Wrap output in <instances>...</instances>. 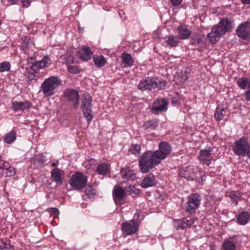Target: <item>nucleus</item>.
Instances as JSON below:
<instances>
[{"mask_svg": "<svg viewBox=\"0 0 250 250\" xmlns=\"http://www.w3.org/2000/svg\"><path fill=\"white\" fill-rule=\"evenodd\" d=\"M232 28L231 22L228 19H222L217 25L213 27L210 33L207 35V39L212 44L216 43L220 38Z\"/></svg>", "mask_w": 250, "mask_h": 250, "instance_id": "f257e3e1", "label": "nucleus"}, {"mask_svg": "<svg viewBox=\"0 0 250 250\" xmlns=\"http://www.w3.org/2000/svg\"><path fill=\"white\" fill-rule=\"evenodd\" d=\"M160 163L156 155L152 151L144 152L139 158V166L140 171L146 173L156 165Z\"/></svg>", "mask_w": 250, "mask_h": 250, "instance_id": "f03ea898", "label": "nucleus"}, {"mask_svg": "<svg viewBox=\"0 0 250 250\" xmlns=\"http://www.w3.org/2000/svg\"><path fill=\"white\" fill-rule=\"evenodd\" d=\"M61 83L62 81L58 76H51L42 83L40 92H42L44 97H50L55 94Z\"/></svg>", "mask_w": 250, "mask_h": 250, "instance_id": "7ed1b4c3", "label": "nucleus"}, {"mask_svg": "<svg viewBox=\"0 0 250 250\" xmlns=\"http://www.w3.org/2000/svg\"><path fill=\"white\" fill-rule=\"evenodd\" d=\"M166 85V82L165 81H160L156 77H148L140 81L138 87L141 91L151 90L155 88L162 89Z\"/></svg>", "mask_w": 250, "mask_h": 250, "instance_id": "20e7f679", "label": "nucleus"}, {"mask_svg": "<svg viewBox=\"0 0 250 250\" xmlns=\"http://www.w3.org/2000/svg\"><path fill=\"white\" fill-rule=\"evenodd\" d=\"M92 98L90 95L88 93H85L82 101L81 109L88 124L90 123L93 118L92 114Z\"/></svg>", "mask_w": 250, "mask_h": 250, "instance_id": "39448f33", "label": "nucleus"}, {"mask_svg": "<svg viewBox=\"0 0 250 250\" xmlns=\"http://www.w3.org/2000/svg\"><path fill=\"white\" fill-rule=\"evenodd\" d=\"M250 148V146L248 139L245 137H242L235 141L232 146L234 153L236 155L242 157L247 156Z\"/></svg>", "mask_w": 250, "mask_h": 250, "instance_id": "423d86ee", "label": "nucleus"}, {"mask_svg": "<svg viewBox=\"0 0 250 250\" xmlns=\"http://www.w3.org/2000/svg\"><path fill=\"white\" fill-rule=\"evenodd\" d=\"M87 182V177L82 172H76L71 176L69 183L74 189L80 190L86 186Z\"/></svg>", "mask_w": 250, "mask_h": 250, "instance_id": "0eeeda50", "label": "nucleus"}, {"mask_svg": "<svg viewBox=\"0 0 250 250\" xmlns=\"http://www.w3.org/2000/svg\"><path fill=\"white\" fill-rule=\"evenodd\" d=\"M201 198L199 194L195 193L190 195L185 207V210L190 214L195 212L196 209L199 207Z\"/></svg>", "mask_w": 250, "mask_h": 250, "instance_id": "6e6552de", "label": "nucleus"}, {"mask_svg": "<svg viewBox=\"0 0 250 250\" xmlns=\"http://www.w3.org/2000/svg\"><path fill=\"white\" fill-rule=\"evenodd\" d=\"M139 224L135 220H131L130 221H126L123 223L121 227V230L124 236L131 235L135 234L138 231Z\"/></svg>", "mask_w": 250, "mask_h": 250, "instance_id": "1a4fd4ad", "label": "nucleus"}, {"mask_svg": "<svg viewBox=\"0 0 250 250\" xmlns=\"http://www.w3.org/2000/svg\"><path fill=\"white\" fill-rule=\"evenodd\" d=\"M171 147L169 144L166 142H161L159 145V149L153 151L157 159L161 162L166 159V157L170 153Z\"/></svg>", "mask_w": 250, "mask_h": 250, "instance_id": "9d476101", "label": "nucleus"}, {"mask_svg": "<svg viewBox=\"0 0 250 250\" xmlns=\"http://www.w3.org/2000/svg\"><path fill=\"white\" fill-rule=\"evenodd\" d=\"M64 94L67 100L76 108L79 104L80 96L78 91L73 89H68L65 90Z\"/></svg>", "mask_w": 250, "mask_h": 250, "instance_id": "9b49d317", "label": "nucleus"}, {"mask_svg": "<svg viewBox=\"0 0 250 250\" xmlns=\"http://www.w3.org/2000/svg\"><path fill=\"white\" fill-rule=\"evenodd\" d=\"M197 170L192 166H188L180 169L179 175L188 180H194L196 178Z\"/></svg>", "mask_w": 250, "mask_h": 250, "instance_id": "f8f14e48", "label": "nucleus"}, {"mask_svg": "<svg viewBox=\"0 0 250 250\" xmlns=\"http://www.w3.org/2000/svg\"><path fill=\"white\" fill-rule=\"evenodd\" d=\"M195 221V219L191 216H187L181 219L176 220L175 226L177 229H184L189 228Z\"/></svg>", "mask_w": 250, "mask_h": 250, "instance_id": "ddd939ff", "label": "nucleus"}, {"mask_svg": "<svg viewBox=\"0 0 250 250\" xmlns=\"http://www.w3.org/2000/svg\"><path fill=\"white\" fill-rule=\"evenodd\" d=\"M237 35L243 39H250V22L241 24L236 29Z\"/></svg>", "mask_w": 250, "mask_h": 250, "instance_id": "4468645a", "label": "nucleus"}, {"mask_svg": "<svg viewBox=\"0 0 250 250\" xmlns=\"http://www.w3.org/2000/svg\"><path fill=\"white\" fill-rule=\"evenodd\" d=\"M199 159L201 164L209 166L213 160V154L210 150L202 149L200 151Z\"/></svg>", "mask_w": 250, "mask_h": 250, "instance_id": "2eb2a0df", "label": "nucleus"}, {"mask_svg": "<svg viewBox=\"0 0 250 250\" xmlns=\"http://www.w3.org/2000/svg\"><path fill=\"white\" fill-rule=\"evenodd\" d=\"M168 103L165 99H157L153 103L151 107V111L155 114L159 112L166 111L167 109Z\"/></svg>", "mask_w": 250, "mask_h": 250, "instance_id": "dca6fc26", "label": "nucleus"}, {"mask_svg": "<svg viewBox=\"0 0 250 250\" xmlns=\"http://www.w3.org/2000/svg\"><path fill=\"white\" fill-rule=\"evenodd\" d=\"M112 194L115 204L120 205L121 201L125 196V191L121 187L116 186L113 189Z\"/></svg>", "mask_w": 250, "mask_h": 250, "instance_id": "f3484780", "label": "nucleus"}, {"mask_svg": "<svg viewBox=\"0 0 250 250\" xmlns=\"http://www.w3.org/2000/svg\"><path fill=\"white\" fill-rule=\"evenodd\" d=\"M64 172L58 168H55L51 171V177L52 180L59 186L62 184V175Z\"/></svg>", "mask_w": 250, "mask_h": 250, "instance_id": "a211bd4d", "label": "nucleus"}, {"mask_svg": "<svg viewBox=\"0 0 250 250\" xmlns=\"http://www.w3.org/2000/svg\"><path fill=\"white\" fill-rule=\"evenodd\" d=\"M51 64V61L50 58L48 56H44L42 60L34 62L31 66V68L36 71V68L39 69V68L48 67Z\"/></svg>", "mask_w": 250, "mask_h": 250, "instance_id": "6ab92c4d", "label": "nucleus"}, {"mask_svg": "<svg viewBox=\"0 0 250 250\" xmlns=\"http://www.w3.org/2000/svg\"><path fill=\"white\" fill-rule=\"evenodd\" d=\"M120 173L123 179L127 181H134L136 178V173L128 167L121 169Z\"/></svg>", "mask_w": 250, "mask_h": 250, "instance_id": "aec40b11", "label": "nucleus"}, {"mask_svg": "<svg viewBox=\"0 0 250 250\" xmlns=\"http://www.w3.org/2000/svg\"><path fill=\"white\" fill-rule=\"evenodd\" d=\"M21 46V49L24 51V53L28 54V57L29 56L30 52H35V47L31 39H24Z\"/></svg>", "mask_w": 250, "mask_h": 250, "instance_id": "412c9836", "label": "nucleus"}, {"mask_svg": "<svg viewBox=\"0 0 250 250\" xmlns=\"http://www.w3.org/2000/svg\"><path fill=\"white\" fill-rule=\"evenodd\" d=\"M78 54L79 58L81 60L87 61L91 58L93 53L89 47L83 46L79 50Z\"/></svg>", "mask_w": 250, "mask_h": 250, "instance_id": "4be33fe9", "label": "nucleus"}, {"mask_svg": "<svg viewBox=\"0 0 250 250\" xmlns=\"http://www.w3.org/2000/svg\"><path fill=\"white\" fill-rule=\"evenodd\" d=\"M32 105V104L29 101L22 102H13L12 104V108L15 111L19 110H24L29 109Z\"/></svg>", "mask_w": 250, "mask_h": 250, "instance_id": "5701e85b", "label": "nucleus"}, {"mask_svg": "<svg viewBox=\"0 0 250 250\" xmlns=\"http://www.w3.org/2000/svg\"><path fill=\"white\" fill-rule=\"evenodd\" d=\"M156 183L155 176L152 173H150L144 177L141 186L142 188H147L155 186Z\"/></svg>", "mask_w": 250, "mask_h": 250, "instance_id": "b1692460", "label": "nucleus"}, {"mask_svg": "<svg viewBox=\"0 0 250 250\" xmlns=\"http://www.w3.org/2000/svg\"><path fill=\"white\" fill-rule=\"evenodd\" d=\"M227 108L224 105H218L214 114L215 120L217 121H222L227 113Z\"/></svg>", "mask_w": 250, "mask_h": 250, "instance_id": "393cba45", "label": "nucleus"}, {"mask_svg": "<svg viewBox=\"0 0 250 250\" xmlns=\"http://www.w3.org/2000/svg\"><path fill=\"white\" fill-rule=\"evenodd\" d=\"M177 30L178 32V37L180 39H187L191 35V31L185 24L179 26L177 28Z\"/></svg>", "mask_w": 250, "mask_h": 250, "instance_id": "a878e982", "label": "nucleus"}, {"mask_svg": "<svg viewBox=\"0 0 250 250\" xmlns=\"http://www.w3.org/2000/svg\"><path fill=\"white\" fill-rule=\"evenodd\" d=\"M121 57L124 67H130L134 64V61L130 54L123 53Z\"/></svg>", "mask_w": 250, "mask_h": 250, "instance_id": "bb28decb", "label": "nucleus"}, {"mask_svg": "<svg viewBox=\"0 0 250 250\" xmlns=\"http://www.w3.org/2000/svg\"><path fill=\"white\" fill-rule=\"evenodd\" d=\"M229 197L231 200V202L237 205L238 202L244 199L242 197V193L239 191H231Z\"/></svg>", "mask_w": 250, "mask_h": 250, "instance_id": "cd10ccee", "label": "nucleus"}, {"mask_svg": "<svg viewBox=\"0 0 250 250\" xmlns=\"http://www.w3.org/2000/svg\"><path fill=\"white\" fill-rule=\"evenodd\" d=\"M250 220V215L247 211H243L238 214L237 217V222L240 225L247 224Z\"/></svg>", "mask_w": 250, "mask_h": 250, "instance_id": "c85d7f7f", "label": "nucleus"}, {"mask_svg": "<svg viewBox=\"0 0 250 250\" xmlns=\"http://www.w3.org/2000/svg\"><path fill=\"white\" fill-rule=\"evenodd\" d=\"M93 62L97 67H102L106 63V60L103 56H94Z\"/></svg>", "mask_w": 250, "mask_h": 250, "instance_id": "c756f323", "label": "nucleus"}, {"mask_svg": "<svg viewBox=\"0 0 250 250\" xmlns=\"http://www.w3.org/2000/svg\"><path fill=\"white\" fill-rule=\"evenodd\" d=\"M110 171V166L106 163L100 164L97 168V172L99 174L106 175Z\"/></svg>", "mask_w": 250, "mask_h": 250, "instance_id": "7c9ffc66", "label": "nucleus"}, {"mask_svg": "<svg viewBox=\"0 0 250 250\" xmlns=\"http://www.w3.org/2000/svg\"><path fill=\"white\" fill-rule=\"evenodd\" d=\"M16 137V133L11 131L3 136V140L5 143L10 144L15 141Z\"/></svg>", "mask_w": 250, "mask_h": 250, "instance_id": "2f4dec72", "label": "nucleus"}, {"mask_svg": "<svg viewBox=\"0 0 250 250\" xmlns=\"http://www.w3.org/2000/svg\"><path fill=\"white\" fill-rule=\"evenodd\" d=\"M179 39L176 36H170L166 41L167 45L170 47L177 46L179 42Z\"/></svg>", "mask_w": 250, "mask_h": 250, "instance_id": "473e14b6", "label": "nucleus"}, {"mask_svg": "<svg viewBox=\"0 0 250 250\" xmlns=\"http://www.w3.org/2000/svg\"><path fill=\"white\" fill-rule=\"evenodd\" d=\"M158 125V122L157 120H149L144 125V127L146 129H154Z\"/></svg>", "mask_w": 250, "mask_h": 250, "instance_id": "72a5a7b5", "label": "nucleus"}, {"mask_svg": "<svg viewBox=\"0 0 250 250\" xmlns=\"http://www.w3.org/2000/svg\"><path fill=\"white\" fill-rule=\"evenodd\" d=\"M224 250H235V245L230 241L225 240L222 244Z\"/></svg>", "mask_w": 250, "mask_h": 250, "instance_id": "f704fd0d", "label": "nucleus"}, {"mask_svg": "<svg viewBox=\"0 0 250 250\" xmlns=\"http://www.w3.org/2000/svg\"><path fill=\"white\" fill-rule=\"evenodd\" d=\"M129 151L131 154L138 156L140 153L141 146L138 144H133L130 146Z\"/></svg>", "mask_w": 250, "mask_h": 250, "instance_id": "c9c22d12", "label": "nucleus"}, {"mask_svg": "<svg viewBox=\"0 0 250 250\" xmlns=\"http://www.w3.org/2000/svg\"><path fill=\"white\" fill-rule=\"evenodd\" d=\"M248 83V79L247 78H240L237 81V85L243 89L246 88Z\"/></svg>", "mask_w": 250, "mask_h": 250, "instance_id": "e433bc0d", "label": "nucleus"}, {"mask_svg": "<svg viewBox=\"0 0 250 250\" xmlns=\"http://www.w3.org/2000/svg\"><path fill=\"white\" fill-rule=\"evenodd\" d=\"M11 68L10 63L6 61H4L0 63V72H7L9 71Z\"/></svg>", "mask_w": 250, "mask_h": 250, "instance_id": "4c0bfd02", "label": "nucleus"}, {"mask_svg": "<svg viewBox=\"0 0 250 250\" xmlns=\"http://www.w3.org/2000/svg\"><path fill=\"white\" fill-rule=\"evenodd\" d=\"M11 248L9 241L7 240H1L0 242V250H7Z\"/></svg>", "mask_w": 250, "mask_h": 250, "instance_id": "58836bf2", "label": "nucleus"}, {"mask_svg": "<svg viewBox=\"0 0 250 250\" xmlns=\"http://www.w3.org/2000/svg\"><path fill=\"white\" fill-rule=\"evenodd\" d=\"M16 171L15 168L10 166L6 170L2 172L3 174H5L6 176H11L15 174Z\"/></svg>", "mask_w": 250, "mask_h": 250, "instance_id": "ea45409f", "label": "nucleus"}, {"mask_svg": "<svg viewBox=\"0 0 250 250\" xmlns=\"http://www.w3.org/2000/svg\"><path fill=\"white\" fill-rule=\"evenodd\" d=\"M96 192V190L91 186L87 187L85 189V193L89 197L94 195Z\"/></svg>", "mask_w": 250, "mask_h": 250, "instance_id": "a19ab883", "label": "nucleus"}, {"mask_svg": "<svg viewBox=\"0 0 250 250\" xmlns=\"http://www.w3.org/2000/svg\"><path fill=\"white\" fill-rule=\"evenodd\" d=\"M67 70L69 73L73 74H78L80 72L78 66L74 65H68Z\"/></svg>", "mask_w": 250, "mask_h": 250, "instance_id": "79ce46f5", "label": "nucleus"}, {"mask_svg": "<svg viewBox=\"0 0 250 250\" xmlns=\"http://www.w3.org/2000/svg\"><path fill=\"white\" fill-rule=\"evenodd\" d=\"M11 166L9 163L4 162L0 166V168L2 169V172L6 170L9 167Z\"/></svg>", "mask_w": 250, "mask_h": 250, "instance_id": "37998d69", "label": "nucleus"}, {"mask_svg": "<svg viewBox=\"0 0 250 250\" xmlns=\"http://www.w3.org/2000/svg\"><path fill=\"white\" fill-rule=\"evenodd\" d=\"M182 1L183 0H170L171 5L174 7L179 6Z\"/></svg>", "mask_w": 250, "mask_h": 250, "instance_id": "c03bdc74", "label": "nucleus"}, {"mask_svg": "<svg viewBox=\"0 0 250 250\" xmlns=\"http://www.w3.org/2000/svg\"><path fill=\"white\" fill-rule=\"evenodd\" d=\"M33 0H21L22 6L25 7H28L30 6Z\"/></svg>", "mask_w": 250, "mask_h": 250, "instance_id": "a18cd8bd", "label": "nucleus"}, {"mask_svg": "<svg viewBox=\"0 0 250 250\" xmlns=\"http://www.w3.org/2000/svg\"><path fill=\"white\" fill-rule=\"evenodd\" d=\"M245 95L246 96V100L247 101H250V89L245 93Z\"/></svg>", "mask_w": 250, "mask_h": 250, "instance_id": "49530a36", "label": "nucleus"}, {"mask_svg": "<svg viewBox=\"0 0 250 250\" xmlns=\"http://www.w3.org/2000/svg\"><path fill=\"white\" fill-rule=\"evenodd\" d=\"M9 4H16L19 0H7Z\"/></svg>", "mask_w": 250, "mask_h": 250, "instance_id": "de8ad7c7", "label": "nucleus"}, {"mask_svg": "<svg viewBox=\"0 0 250 250\" xmlns=\"http://www.w3.org/2000/svg\"><path fill=\"white\" fill-rule=\"evenodd\" d=\"M128 188L129 189V191L130 192H135V191H134V189H135V187L133 186H128Z\"/></svg>", "mask_w": 250, "mask_h": 250, "instance_id": "09e8293b", "label": "nucleus"}, {"mask_svg": "<svg viewBox=\"0 0 250 250\" xmlns=\"http://www.w3.org/2000/svg\"><path fill=\"white\" fill-rule=\"evenodd\" d=\"M52 212L54 213L55 214L58 215L59 214V210L55 208H52L51 209Z\"/></svg>", "mask_w": 250, "mask_h": 250, "instance_id": "8fccbe9b", "label": "nucleus"}, {"mask_svg": "<svg viewBox=\"0 0 250 250\" xmlns=\"http://www.w3.org/2000/svg\"><path fill=\"white\" fill-rule=\"evenodd\" d=\"M66 62L68 63H72L73 62V59L71 57H69L67 59V61H66Z\"/></svg>", "mask_w": 250, "mask_h": 250, "instance_id": "3c124183", "label": "nucleus"}, {"mask_svg": "<svg viewBox=\"0 0 250 250\" xmlns=\"http://www.w3.org/2000/svg\"><path fill=\"white\" fill-rule=\"evenodd\" d=\"M188 78V75L187 74H185L184 76H183L182 77V80H183V82H185L186 81H187Z\"/></svg>", "mask_w": 250, "mask_h": 250, "instance_id": "603ef678", "label": "nucleus"}, {"mask_svg": "<svg viewBox=\"0 0 250 250\" xmlns=\"http://www.w3.org/2000/svg\"><path fill=\"white\" fill-rule=\"evenodd\" d=\"M242 2L243 4H250V0H242Z\"/></svg>", "mask_w": 250, "mask_h": 250, "instance_id": "864d4df0", "label": "nucleus"}, {"mask_svg": "<svg viewBox=\"0 0 250 250\" xmlns=\"http://www.w3.org/2000/svg\"><path fill=\"white\" fill-rule=\"evenodd\" d=\"M58 165V162H57L56 163H53L51 164V166L53 167H55L57 166Z\"/></svg>", "mask_w": 250, "mask_h": 250, "instance_id": "5fc2aeb1", "label": "nucleus"}, {"mask_svg": "<svg viewBox=\"0 0 250 250\" xmlns=\"http://www.w3.org/2000/svg\"><path fill=\"white\" fill-rule=\"evenodd\" d=\"M172 103L174 104H179V103L177 100L174 101V100H172Z\"/></svg>", "mask_w": 250, "mask_h": 250, "instance_id": "6e6d98bb", "label": "nucleus"}, {"mask_svg": "<svg viewBox=\"0 0 250 250\" xmlns=\"http://www.w3.org/2000/svg\"><path fill=\"white\" fill-rule=\"evenodd\" d=\"M201 180L202 181H204L205 180V176H202L201 177Z\"/></svg>", "mask_w": 250, "mask_h": 250, "instance_id": "4d7b16f0", "label": "nucleus"}, {"mask_svg": "<svg viewBox=\"0 0 250 250\" xmlns=\"http://www.w3.org/2000/svg\"><path fill=\"white\" fill-rule=\"evenodd\" d=\"M247 85L248 86L249 88L250 89V82L249 83L248 82Z\"/></svg>", "mask_w": 250, "mask_h": 250, "instance_id": "13d9d810", "label": "nucleus"}, {"mask_svg": "<svg viewBox=\"0 0 250 250\" xmlns=\"http://www.w3.org/2000/svg\"><path fill=\"white\" fill-rule=\"evenodd\" d=\"M235 237V236H232V237H230V238H229V239H234V237Z\"/></svg>", "mask_w": 250, "mask_h": 250, "instance_id": "bf43d9fd", "label": "nucleus"}, {"mask_svg": "<svg viewBox=\"0 0 250 250\" xmlns=\"http://www.w3.org/2000/svg\"><path fill=\"white\" fill-rule=\"evenodd\" d=\"M33 57H30V59H33Z\"/></svg>", "mask_w": 250, "mask_h": 250, "instance_id": "052dcab7", "label": "nucleus"}]
</instances>
